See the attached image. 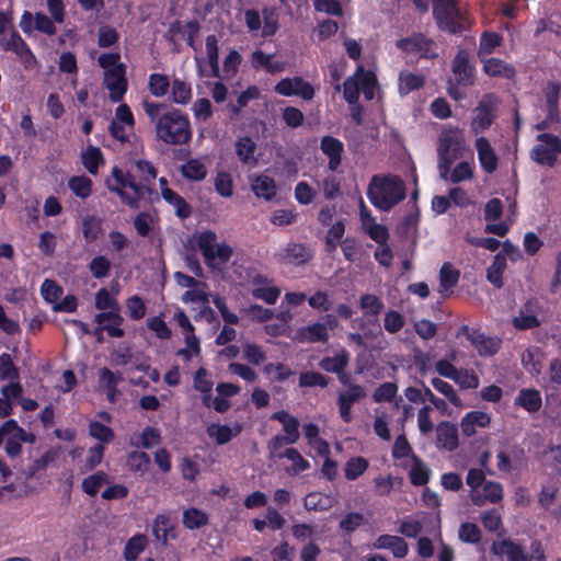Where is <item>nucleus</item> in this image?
Wrapping results in <instances>:
<instances>
[{
  "instance_id": "1",
  "label": "nucleus",
  "mask_w": 561,
  "mask_h": 561,
  "mask_svg": "<svg viewBox=\"0 0 561 561\" xmlns=\"http://www.w3.org/2000/svg\"><path fill=\"white\" fill-rule=\"evenodd\" d=\"M156 178L157 171L150 161L136 159L130 162L127 172L114 167L112 178L106 180V186L116 193L123 203L131 208H138L139 201L152 192Z\"/></svg>"
},
{
  "instance_id": "2",
  "label": "nucleus",
  "mask_w": 561,
  "mask_h": 561,
  "mask_svg": "<svg viewBox=\"0 0 561 561\" xmlns=\"http://www.w3.org/2000/svg\"><path fill=\"white\" fill-rule=\"evenodd\" d=\"M142 107L154 126L156 137L165 145H185L192 138L188 117L176 108L145 100Z\"/></svg>"
},
{
  "instance_id": "3",
  "label": "nucleus",
  "mask_w": 561,
  "mask_h": 561,
  "mask_svg": "<svg viewBox=\"0 0 561 561\" xmlns=\"http://www.w3.org/2000/svg\"><path fill=\"white\" fill-rule=\"evenodd\" d=\"M367 197L376 208L388 211L404 199V182L397 175H374L367 187Z\"/></svg>"
},
{
  "instance_id": "4",
  "label": "nucleus",
  "mask_w": 561,
  "mask_h": 561,
  "mask_svg": "<svg viewBox=\"0 0 561 561\" xmlns=\"http://www.w3.org/2000/svg\"><path fill=\"white\" fill-rule=\"evenodd\" d=\"M468 149L463 129L456 126L443 128L437 139V167L442 179H446L453 162L462 158Z\"/></svg>"
},
{
  "instance_id": "5",
  "label": "nucleus",
  "mask_w": 561,
  "mask_h": 561,
  "mask_svg": "<svg viewBox=\"0 0 561 561\" xmlns=\"http://www.w3.org/2000/svg\"><path fill=\"white\" fill-rule=\"evenodd\" d=\"M99 65L104 69L103 83L108 90L112 102L123 100L127 91L126 67L121 62V56L116 53H105L99 56Z\"/></svg>"
},
{
  "instance_id": "6",
  "label": "nucleus",
  "mask_w": 561,
  "mask_h": 561,
  "mask_svg": "<svg viewBox=\"0 0 561 561\" xmlns=\"http://www.w3.org/2000/svg\"><path fill=\"white\" fill-rule=\"evenodd\" d=\"M217 234L211 230H205L196 234V245L201 250L206 265L213 271L221 272L232 256V248L222 242L218 243Z\"/></svg>"
},
{
  "instance_id": "7",
  "label": "nucleus",
  "mask_w": 561,
  "mask_h": 561,
  "mask_svg": "<svg viewBox=\"0 0 561 561\" xmlns=\"http://www.w3.org/2000/svg\"><path fill=\"white\" fill-rule=\"evenodd\" d=\"M490 552L506 561H547L543 547L540 541H533L527 550L517 541L511 539L494 540Z\"/></svg>"
},
{
  "instance_id": "8",
  "label": "nucleus",
  "mask_w": 561,
  "mask_h": 561,
  "mask_svg": "<svg viewBox=\"0 0 561 561\" xmlns=\"http://www.w3.org/2000/svg\"><path fill=\"white\" fill-rule=\"evenodd\" d=\"M433 14L440 30L456 33L467 24V19L458 0H433Z\"/></svg>"
},
{
  "instance_id": "9",
  "label": "nucleus",
  "mask_w": 561,
  "mask_h": 561,
  "mask_svg": "<svg viewBox=\"0 0 561 561\" xmlns=\"http://www.w3.org/2000/svg\"><path fill=\"white\" fill-rule=\"evenodd\" d=\"M376 77L371 71L358 67L356 72L348 77L344 82L343 95L348 104H355L362 91L367 100H371L375 94Z\"/></svg>"
},
{
  "instance_id": "10",
  "label": "nucleus",
  "mask_w": 561,
  "mask_h": 561,
  "mask_svg": "<svg viewBox=\"0 0 561 561\" xmlns=\"http://www.w3.org/2000/svg\"><path fill=\"white\" fill-rule=\"evenodd\" d=\"M497 104L499 100L494 94H485L473 110L470 130L476 137L493 124Z\"/></svg>"
},
{
  "instance_id": "11",
  "label": "nucleus",
  "mask_w": 561,
  "mask_h": 561,
  "mask_svg": "<svg viewBox=\"0 0 561 561\" xmlns=\"http://www.w3.org/2000/svg\"><path fill=\"white\" fill-rule=\"evenodd\" d=\"M0 47L5 51L15 54L25 70L34 69L37 66V58L18 32L12 31L1 36Z\"/></svg>"
},
{
  "instance_id": "12",
  "label": "nucleus",
  "mask_w": 561,
  "mask_h": 561,
  "mask_svg": "<svg viewBox=\"0 0 561 561\" xmlns=\"http://www.w3.org/2000/svg\"><path fill=\"white\" fill-rule=\"evenodd\" d=\"M531 150V158L543 165L552 167L561 153V139L552 134H540Z\"/></svg>"
},
{
  "instance_id": "13",
  "label": "nucleus",
  "mask_w": 561,
  "mask_h": 561,
  "mask_svg": "<svg viewBox=\"0 0 561 561\" xmlns=\"http://www.w3.org/2000/svg\"><path fill=\"white\" fill-rule=\"evenodd\" d=\"M19 25L22 32L28 35L34 31L47 36H54L57 33L56 22L43 12L33 14L30 11H24Z\"/></svg>"
},
{
  "instance_id": "14",
  "label": "nucleus",
  "mask_w": 561,
  "mask_h": 561,
  "mask_svg": "<svg viewBox=\"0 0 561 561\" xmlns=\"http://www.w3.org/2000/svg\"><path fill=\"white\" fill-rule=\"evenodd\" d=\"M366 396V389L362 385H348V388L337 392L339 414L345 423H350L353 420V404L365 399Z\"/></svg>"
},
{
  "instance_id": "15",
  "label": "nucleus",
  "mask_w": 561,
  "mask_h": 561,
  "mask_svg": "<svg viewBox=\"0 0 561 561\" xmlns=\"http://www.w3.org/2000/svg\"><path fill=\"white\" fill-rule=\"evenodd\" d=\"M459 334L467 337L480 356L489 357L494 355L501 346V340L486 336L484 333L471 330L467 325L459 329Z\"/></svg>"
},
{
  "instance_id": "16",
  "label": "nucleus",
  "mask_w": 561,
  "mask_h": 561,
  "mask_svg": "<svg viewBox=\"0 0 561 561\" xmlns=\"http://www.w3.org/2000/svg\"><path fill=\"white\" fill-rule=\"evenodd\" d=\"M275 92L283 96H299L310 101L314 96L313 87L301 77L284 78L275 85Z\"/></svg>"
},
{
  "instance_id": "17",
  "label": "nucleus",
  "mask_w": 561,
  "mask_h": 561,
  "mask_svg": "<svg viewBox=\"0 0 561 561\" xmlns=\"http://www.w3.org/2000/svg\"><path fill=\"white\" fill-rule=\"evenodd\" d=\"M397 46L407 53H415L424 58H436L438 56L437 45L421 34L400 39L397 42Z\"/></svg>"
},
{
  "instance_id": "18",
  "label": "nucleus",
  "mask_w": 561,
  "mask_h": 561,
  "mask_svg": "<svg viewBox=\"0 0 561 561\" xmlns=\"http://www.w3.org/2000/svg\"><path fill=\"white\" fill-rule=\"evenodd\" d=\"M525 461V453L518 446L502 448L496 454V468L499 471L510 473L519 468Z\"/></svg>"
},
{
  "instance_id": "19",
  "label": "nucleus",
  "mask_w": 561,
  "mask_h": 561,
  "mask_svg": "<svg viewBox=\"0 0 561 561\" xmlns=\"http://www.w3.org/2000/svg\"><path fill=\"white\" fill-rule=\"evenodd\" d=\"M474 148L483 171L493 173L497 169L499 158L491 142L484 136H478L474 139Z\"/></svg>"
},
{
  "instance_id": "20",
  "label": "nucleus",
  "mask_w": 561,
  "mask_h": 561,
  "mask_svg": "<svg viewBox=\"0 0 561 561\" xmlns=\"http://www.w3.org/2000/svg\"><path fill=\"white\" fill-rule=\"evenodd\" d=\"M283 264L301 265L312 257V252L300 243H289L275 254Z\"/></svg>"
},
{
  "instance_id": "21",
  "label": "nucleus",
  "mask_w": 561,
  "mask_h": 561,
  "mask_svg": "<svg viewBox=\"0 0 561 561\" xmlns=\"http://www.w3.org/2000/svg\"><path fill=\"white\" fill-rule=\"evenodd\" d=\"M470 499L477 506L499 503L503 499V486L495 481H485L480 490L470 492Z\"/></svg>"
},
{
  "instance_id": "22",
  "label": "nucleus",
  "mask_w": 561,
  "mask_h": 561,
  "mask_svg": "<svg viewBox=\"0 0 561 561\" xmlns=\"http://www.w3.org/2000/svg\"><path fill=\"white\" fill-rule=\"evenodd\" d=\"M492 421L491 414L476 410L466 413L460 421V428L465 436H473L478 428H486L490 426Z\"/></svg>"
},
{
  "instance_id": "23",
  "label": "nucleus",
  "mask_w": 561,
  "mask_h": 561,
  "mask_svg": "<svg viewBox=\"0 0 561 561\" xmlns=\"http://www.w3.org/2000/svg\"><path fill=\"white\" fill-rule=\"evenodd\" d=\"M294 339L299 343H327L329 340L327 324L314 322L301 327L295 332Z\"/></svg>"
},
{
  "instance_id": "24",
  "label": "nucleus",
  "mask_w": 561,
  "mask_h": 561,
  "mask_svg": "<svg viewBox=\"0 0 561 561\" xmlns=\"http://www.w3.org/2000/svg\"><path fill=\"white\" fill-rule=\"evenodd\" d=\"M436 445L447 451L455 450L459 445L457 426L448 421L438 423L436 426Z\"/></svg>"
},
{
  "instance_id": "25",
  "label": "nucleus",
  "mask_w": 561,
  "mask_h": 561,
  "mask_svg": "<svg viewBox=\"0 0 561 561\" xmlns=\"http://www.w3.org/2000/svg\"><path fill=\"white\" fill-rule=\"evenodd\" d=\"M95 322L98 324V331H106L112 337H122L124 330L121 328L123 318L118 311H104L95 316Z\"/></svg>"
},
{
  "instance_id": "26",
  "label": "nucleus",
  "mask_w": 561,
  "mask_h": 561,
  "mask_svg": "<svg viewBox=\"0 0 561 561\" xmlns=\"http://www.w3.org/2000/svg\"><path fill=\"white\" fill-rule=\"evenodd\" d=\"M250 61L254 69H264L271 75L279 73L287 67L285 61L274 60V55L265 54L260 49H256L251 54Z\"/></svg>"
},
{
  "instance_id": "27",
  "label": "nucleus",
  "mask_w": 561,
  "mask_h": 561,
  "mask_svg": "<svg viewBox=\"0 0 561 561\" xmlns=\"http://www.w3.org/2000/svg\"><path fill=\"white\" fill-rule=\"evenodd\" d=\"M453 73L456 82L470 85L473 82V68L469 64L468 54L459 51L453 61Z\"/></svg>"
},
{
  "instance_id": "28",
  "label": "nucleus",
  "mask_w": 561,
  "mask_h": 561,
  "mask_svg": "<svg viewBox=\"0 0 561 561\" xmlns=\"http://www.w3.org/2000/svg\"><path fill=\"white\" fill-rule=\"evenodd\" d=\"M373 547L375 549L390 550L396 558H404L409 552L408 543L398 536L393 535H380L374 541Z\"/></svg>"
},
{
  "instance_id": "29",
  "label": "nucleus",
  "mask_w": 561,
  "mask_h": 561,
  "mask_svg": "<svg viewBox=\"0 0 561 561\" xmlns=\"http://www.w3.org/2000/svg\"><path fill=\"white\" fill-rule=\"evenodd\" d=\"M271 417L282 423L286 445L295 444L299 439V422L295 416L282 410L273 413Z\"/></svg>"
},
{
  "instance_id": "30",
  "label": "nucleus",
  "mask_w": 561,
  "mask_h": 561,
  "mask_svg": "<svg viewBox=\"0 0 561 561\" xmlns=\"http://www.w3.org/2000/svg\"><path fill=\"white\" fill-rule=\"evenodd\" d=\"M242 431L239 423L232 425L210 424L206 428L207 435L215 439L218 445L229 443L233 437L238 436Z\"/></svg>"
},
{
  "instance_id": "31",
  "label": "nucleus",
  "mask_w": 561,
  "mask_h": 561,
  "mask_svg": "<svg viewBox=\"0 0 561 561\" xmlns=\"http://www.w3.org/2000/svg\"><path fill=\"white\" fill-rule=\"evenodd\" d=\"M320 148L322 152L329 158V169L334 171L341 163V156L343 152V144L331 136H324L321 139Z\"/></svg>"
},
{
  "instance_id": "32",
  "label": "nucleus",
  "mask_w": 561,
  "mask_h": 561,
  "mask_svg": "<svg viewBox=\"0 0 561 561\" xmlns=\"http://www.w3.org/2000/svg\"><path fill=\"white\" fill-rule=\"evenodd\" d=\"M251 188L256 197L265 201H271L277 193L275 181L266 174L255 175L252 179Z\"/></svg>"
},
{
  "instance_id": "33",
  "label": "nucleus",
  "mask_w": 561,
  "mask_h": 561,
  "mask_svg": "<svg viewBox=\"0 0 561 561\" xmlns=\"http://www.w3.org/2000/svg\"><path fill=\"white\" fill-rule=\"evenodd\" d=\"M234 150L237 157L243 164L256 165V142L251 137L243 136L238 138L234 144Z\"/></svg>"
},
{
  "instance_id": "34",
  "label": "nucleus",
  "mask_w": 561,
  "mask_h": 561,
  "mask_svg": "<svg viewBox=\"0 0 561 561\" xmlns=\"http://www.w3.org/2000/svg\"><path fill=\"white\" fill-rule=\"evenodd\" d=\"M350 358V353L342 348L339 350L334 356L323 357L320 360L319 366L328 373H341L348 366Z\"/></svg>"
},
{
  "instance_id": "35",
  "label": "nucleus",
  "mask_w": 561,
  "mask_h": 561,
  "mask_svg": "<svg viewBox=\"0 0 561 561\" xmlns=\"http://www.w3.org/2000/svg\"><path fill=\"white\" fill-rule=\"evenodd\" d=\"M515 404L520 405L529 413L537 412L542 405L540 392L536 389H523L516 397Z\"/></svg>"
},
{
  "instance_id": "36",
  "label": "nucleus",
  "mask_w": 561,
  "mask_h": 561,
  "mask_svg": "<svg viewBox=\"0 0 561 561\" xmlns=\"http://www.w3.org/2000/svg\"><path fill=\"white\" fill-rule=\"evenodd\" d=\"M474 175V163L471 161H461L457 163L454 168L450 167V171L447 174L446 179H443L446 182H450L454 184L470 181Z\"/></svg>"
},
{
  "instance_id": "37",
  "label": "nucleus",
  "mask_w": 561,
  "mask_h": 561,
  "mask_svg": "<svg viewBox=\"0 0 561 561\" xmlns=\"http://www.w3.org/2000/svg\"><path fill=\"white\" fill-rule=\"evenodd\" d=\"M209 522L208 515L196 507H190L183 511L182 523L190 530L199 529Z\"/></svg>"
},
{
  "instance_id": "38",
  "label": "nucleus",
  "mask_w": 561,
  "mask_h": 561,
  "mask_svg": "<svg viewBox=\"0 0 561 561\" xmlns=\"http://www.w3.org/2000/svg\"><path fill=\"white\" fill-rule=\"evenodd\" d=\"M483 70L491 77H503L511 79L515 75L514 68L497 58H489L484 61Z\"/></svg>"
},
{
  "instance_id": "39",
  "label": "nucleus",
  "mask_w": 561,
  "mask_h": 561,
  "mask_svg": "<svg viewBox=\"0 0 561 561\" xmlns=\"http://www.w3.org/2000/svg\"><path fill=\"white\" fill-rule=\"evenodd\" d=\"M181 173L184 178L192 181H202L207 175V167L202 159H190L181 167Z\"/></svg>"
},
{
  "instance_id": "40",
  "label": "nucleus",
  "mask_w": 561,
  "mask_h": 561,
  "mask_svg": "<svg viewBox=\"0 0 561 561\" xmlns=\"http://www.w3.org/2000/svg\"><path fill=\"white\" fill-rule=\"evenodd\" d=\"M560 94V85L557 83H549L545 90V99L547 105V119L550 122L559 121L558 102Z\"/></svg>"
},
{
  "instance_id": "41",
  "label": "nucleus",
  "mask_w": 561,
  "mask_h": 561,
  "mask_svg": "<svg viewBox=\"0 0 561 561\" xmlns=\"http://www.w3.org/2000/svg\"><path fill=\"white\" fill-rule=\"evenodd\" d=\"M431 383L434 389L442 393L453 405L459 409L465 407L462 399L459 397L453 385L437 377L433 378Z\"/></svg>"
},
{
  "instance_id": "42",
  "label": "nucleus",
  "mask_w": 561,
  "mask_h": 561,
  "mask_svg": "<svg viewBox=\"0 0 561 561\" xmlns=\"http://www.w3.org/2000/svg\"><path fill=\"white\" fill-rule=\"evenodd\" d=\"M213 386L214 382L208 379L206 370L198 369L194 377V388L203 393V403L208 408L211 405Z\"/></svg>"
},
{
  "instance_id": "43",
  "label": "nucleus",
  "mask_w": 561,
  "mask_h": 561,
  "mask_svg": "<svg viewBox=\"0 0 561 561\" xmlns=\"http://www.w3.org/2000/svg\"><path fill=\"white\" fill-rule=\"evenodd\" d=\"M147 543L148 540L145 535L138 534L133 536L124 547V559L126 561L137 560L139 554L145 550Z\"/></svg>"
},
{
  "instance_id": "44",
  "label": "nucleus",
  "mask_w": 561,
  "mask_h": 561,
  "mask_svg": "<svg viewBox=\"0 0 561 561\" xmlns=\"http://www.w3.org/2000/svg\"><path fill=\"white\" fill-rule=\"evenodd\" d=\"M277 457H285L291 461V467L287 469V472L291 476L306 471L310 467V463L295 448H287L283 454L277 455Z\"/></svg>"
},
{
  "instance_id": "45",
  "label": "nucleus",
  "mask_w": 561,
  "mask_h": 561,
  "mask_svg": "<svg viewBox=\"0 0 561 561\" xmlns=\"http://www.w3.org/2000/svg\"><path fill=\"white\" fill-rule=\"evenodd\" d=\"M506 268V260L502 253L494 256L493 263L490 265L486 272L488 280L495 287L501 288L503 286L502 274Z\"/></svg>"
},
{
  "instance_id": "46",
  "label": "nucleus",
  "mask_w": 561,
  "mask_h": 561,
  "mask_svg": "<svg viewBox=\"0 0 561 561\" xmlns=\"http://www.w3.org/2000/svg\"><path fill=\"white\" fill-rule=\"evenodd\" d=\"M331 505V497L320 492H311L304 499V506L307 511H327Z\"/></svg>"
},
{
  "instance_id": "47",
  "label": "nucleus",
  "mask_w": 561,
  "mask_h": 561,
  "mask_svg": "<svg viewBox=\"0 0 561 561\" xmlns=\"http://www.w3.org/2000/svg\"><path fill=\"white\" fill-rule=\"evenodd\" d=\"M359 307L366 317H378L383 310V302L376 295L365 294L359 298Z\"/></svg>"
},
{
  "instance_id": "48",
  "label": "nucleus",
  "mask_w": 561,
  "mask_h": 561,
  "mask_svg": "<svg viewBox=\"0 0 561 561\" xmlns=\"http://www.w3.org/2000/svg\"><path fill=\"white\" fill-rule=\"evenodd\" d=\"M84 168L91 173L96 174L99 165L103 163L102 152L98 147L89 146L81 153Z\"/></svg>"
},
{
  "instance_id": "49",
  "label": "nucleus",
  "mask_w": 561,
  "mask_h": 561,
  "mask_svg": "<svg viewBox=\"0 0 561 561\" xmlns=\"http://www.w3.org/2000/svg\"><path fill=\"white\" fill-rule=\"evenodd\" d=\"M163 199L175 208V213L181 218H186L191 215V208L187 203L178 193L170 188L163 191Z\"/></svg>"
},
{
  "instance_id": "50",
  "label": "nucleus",
  "mask_w": 561,
  "mask_h": 561,
  "mask_svg": "<svg viewBox=\"0 0 561 561\" xmlns=\"http://www.w3.org/2000/svg\"><path fill=\"white\" fill-rule=\"evenodd\" d=\"M102 231V220L95 216H85L82 219V234L85 241L92 242Z\"/></svg>"
},
{
  "instance_id": "51",
  "label": "nucleus",
  "mask_w": 561,
  "mask_h": 561,
  "mask_svg": "<svg viewBox=\"0 0 561 561\" xmlns=\"http://www.w3.org/2000/svg\"><path fill=\"white\" fill-rule=\"evenodd\" d=\"M423 83L424 78L421 75L401 72L399 76V91L403 95L421 88Z\"/></svg>"
},
{
  "instance_id": "52",
  "label": "nucleus",
  "mask_w": 561,
  "mask_h": 561,
  "mask_svg": "<svg viewBox=\"0 0 561 561\" xmlns=\"http://www.w3.org/2000/svg\"><path fill=\"white\" fill-rule=\"evenodd\" d=\"M9 439H26V433L13 420L4 422L0 427V446Z\"/></svg>"
},
{
  "instance_id": "53",
  "label": "nucleus",
  "mask_w": 561,
  "mask_h": 561,
  "mask_svg": "<svg viewBox=\"0 0 561 561\" xmlns=\"http://www.w3.org/2000/svg\"><path fill=\"white\" fill-rule=\"evenodd\" d=\"M263 373L272 381H284L288 379L294 373L290 368L282 363H268L263 367Z\"/></svg>"
},
{
  "instance_id": "54",
  "label": "nucleus",
  "mask_w": 561,
  "mask_h": 561,
  "mask_svg": "<svg viewBox=\"0 0 561 561\" xmlns=\"http://www.w3.org/2000/svg\"><path fill=\"white\" fill-rule=\"evenodd\" d=\"M68 186L72 193L80 198H87L92 192V181L83 175L71 178L68 182Z\"/></svg>"
},
{
  "instance_id": "55",
  "label": "nucleus",
  "mask_w": 561,
  "mask_h": 561,
  "mask_svg": "<svg viewBox=\"0 0 561 561\" xmlns=\"http://www.w3.org/2000/svg\"><path fill=\"white\" fill-rule=\"evenodd\" d=\"M243 357L250 364L261 365L266 359V353L259 344L247 342L242 345Z\"/></svg>"
},
{
  "instance_id": "56",
  "label": "nucleus",
  "mask_w": 561,
  "mask_h": 561,
  "mask_svg": "<svg viewBox=\"0 0 561 561\" xmlns=\"http://www.w3.org/2000/svg\"><path fill=\"white\" fill-rule=\"evenodd\" d=\"M430 470L420 459L414 458L410 469V479L414 485H424L428 481Z\"/></svg>"
},
{
  "instance_id": "57",
  "label": "nucleus",
  "mask_w": 561,
  "mask_h": 561,
  "mask_svg": "<svg viewBox=\"0 0 561 561\" xmlns=\"http://www.w3.org/2000/svg\"><path fill=\"white\" fill-rule=\"evenodd\" d=\"M107 482V476L103 471H98L82 481V489L89 495H95L100 488Z\"/></svg>"
},
{
  "instance_id": "58",
  "label": "nucleus",
  "mask_w": 561,
  "mask_h": 561,
  "mask_svg": "<svg viewBox=\"0 0 561 561\" xmlns=\"http://www.w3.org/2000/svg\"><path fill=\"white\" fill-rule=\"evenodd\" d=\"M173 101L178 104H186L192 98V89L190 83L174 79L172 82Z\"/></svg>"
},
{
  "instance_id": "59",
  "label": "nucleus",
  "mask_w": 561,
  "mask_h": 561,
  "mask_svg": "<svg viewBox=\"0 0 561 561\" xmlns=\"http://www.w3.org/2000/svg\"><path fill=\"white\" fill-rule=\"evenodd\" d=\"M459 279V272L450 265H444L439 273V291L445 293L454 287Z\"/></svg>"
},
{
  "instance_id": "60",
  "label": "nucleus",
  "mask_w": 561,
  "mask_h": 561,
  "mask_svg": "<svg viewBox=\"0 0 561 561\" xmlns=\"http://www.w3.org/2000/svg\"><path fill=\"white\" fill-rule=\"evenodd\" d=\"M368 468V461L363 457H353L345 465V478L355 480Z\"/></svg>"
},
{
  "instance_id": "61",
  "label": "nucleus",
  "mask_w": 561,
  "mask_h": 561,
  "mask_svg": "<svg viewBox=\"0 0 561 561\" xmlns=\"http://www.w3.org/2000/svg\"><path fill=\"white\" fill-rule=\"evenodd\" d=\"M89 434L94 439L100 440L103 444L110 443L114 438L113 431L98 421H91L89 424Z\"/></svg>"
},
{
  "instance_id": "62",
  "label": "nucleus",
  "mask_w": 561,
  "mask_h": 561,
  "mask_svg": "<svg viewBox=\"0 0 561 561\" xmlns=\"http://www.w3.org/2000/svg\"><path fill=\"white\" fill-rule=\"evenodd\" d=\"M95 307L99 310L119 311L117 300L105 288H102L96 293Z\"/></svg>"
},
{
  "instance_id": "63",
  "label": "nucleus",
  "mask_w": 561,
  "mask_h": 561,
  "mask_svg": "<svg viewBox=\"0 0 561 561\" xmlns=\"http://www.w3.org/2000/svg\"><path fill=\"white\" fill-rule=\"evenodd\" d=\"M150 463L149 456L144 451H133L127 458V467L136 472H146Z\"/></svg>"
},
{
  "instance_id": "64",
  "label": "nucleus",
  "mask_w": 561,
  "mask_h": 561,
  "mask_svg": "<svg viewBox=\"0 0 561 561\" xmlns=\"http://www.w3.org/2000/svg\"><path fill=\"white\" fill-rule=\"evenodd\" d=\"M170 82L167 76L153 73L149 77V90L152 95L160 98L167 94Z\"/></svg>"
}]
</instances>
